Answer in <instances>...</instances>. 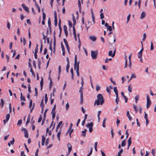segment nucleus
<instances>
[{
  "mask_svg": "<svg viewBox=\"0 0 156 156\" xmlns=\"http://www.w3.org/2000/svg\"><path fill=\"white\" fill-rule=\"evenodd\" d=\"M97 100H96L94 105L97 104V105H99L100 104L101 105H102L104 103V97L102 95L100 94H98L97 96Z\"/></svg>",
  "mask_w": 156,
  "mask_h": 156,
  "instance_id": "1",
  "label": "nucleus"
},
{
  "mask_svg": "<svg viewBox=\"0 0 156 156\" xmlns=\"http://www.w3.org/2000/svg\"><path fill=\"white\" fill-rule=\"evenodd\" d=\"M76 69V72L77 75L78 76H79V62H77L76 55H75V63L74 64V69L75 70Z\"/></svg>",
  "mask_w": 156,
  "mask_h": 156,
  "instance_id": "2",
  "label": "nucleus"
},
{
  "mask_svg": "<svg viewBox=\"0 0 156 156\" xmlns=\"http://www.w3.org/2000/svg\"><path fill=\"white\" fill-rule=\"evenodd\" d=\"M91 54L92 58L93 59H95L97 58V55H98L97 51H94L92 50L91 52Z\"/></svg>",
  "mask_w": 156,
  "mask_h": 156,
  "instance_id": "3",
  "label": "nucleus"
},
{
  "mask_svg": "<svg viewBox=\"0 0 156 156\" xmlns=\"http://www.w3.org/2000/svg\"><path fill=\"white\" fill-rule=\"evenodd\" d=\"M151 103L149 96L148 95H147V106L146 108L147 109L150 107Z\"/></svg>",
  "mask_w": 156,
  "mask_h": 156,
  "instance_id": "4",
  "label": "nucleus"
},
{
  "mask_svg": "<svg viewBox=\"0 0 156 156\" xmlns=\"http://www.w3.org/2000/svg\"><path fill=\"white\" fill-rule=\"evenodd\" d=\"M93 123L92 122L90 123H88L86 126L87 127H89V131L90 133L92 132L93 131Z\"/></svg>",
  "mask_w": 156,
  "mask_h": 156,
  "instance_id": "5",
  "label": "nucleus"
},
{
  "mask_svg": "<svg viewBox=\"0 0 156 156\" xmlns=\"http://www.w3.org/2000/svg\"><path fill=\"white\" fill-rule=\"evenodd\" d=\"M22 131L24 132V136L26 138H28V133L27 130L25 128H23L22 129Z\"/></svg>",
  "mask_w": 156,
  "mask_h": 156,
  "instance_id": "6",
  "label": "nucleus"
},
{
  "mask_svg": "<svg viewBox=\"0 0 156 156\" xmlns=\"http://www.w3.org/2000/svg\"><path fill=\"white\" fill-rule=\"evenodd\" d=\"M67 147L68 148V154L67 155V156H68V155L70 154L72 150V146L70 144L68 143V144Z\"/></svg>",
  "mask_w": 156,
  "mask_h": 156,
  "instance_id": "7",
  "label": "nucleus"
},
{
  "mask_svg": "<svg viewBox=\"0 0 156 156\" xmlns=\"http://www.w3.org/2000/svg\"><path fill=\"white\" fill-rule=\"evenodd\" d=\"M64 30L66 37H67L68 35V31L67 30V27L66 25H65L63 26Z\"/></svg>",
  "mask_w": 156,
  "mask_h": 156,
  "instance_id": "8",
  "label": "nucleus"
},
{
  "mask_svg": "<svg viewBox=\"0 0 156 156\" xmlns=\"http://www.w3.org/2000/svg\"><path fill=\"white\" fill-rule=\"evenodd\" d=\"M21 6L27 12H29V10L28 7H27L24 4H22Z\"/></svg>",
  "mask_w": 156,
  "mask_h": 156,
  "instance_id": "9",
  "label": "nucleus"
},
{
  "mask_svg": "<svg viewBox=\"0 0 156 156\" xmlns=\"http://www.w3.org/2000/svg\"><path fill=\"white\" fill-rule=\"evenodd\" d=\"M121 94L122 96L124 98L125 100V102L126 103L127 102L128 98L126 97L125 96L124 92H121Z\"/></svg>",
  "mask_w": 156,
  "mask_h": 156,
  "instance_id": "10",
  "label": "nucleus"
},
{
  "mask_svg": "<svg viewBox=\"0 0 156 156\" xmlns=\"http://www.w3.org/2000/svg\"><path fill=\"white\" fill-rule=\"evenodd\" d=\"M146 15L145 13L144 12H143L141 14L140 19H143L145 17Z\"/></svg>",
  "mask_w": 156,
  "mask_h": 156,
  "instance_id": "11",
  "label": "nucleus"
},
{
  "mask_svg": "<svg viewBox=\"0 0 156 156\" xmlns=\"http://www.w3.org/2000/svg\"><path fill=\"white\" fill-rule=\"evenodd\" d=\"M89 38L90 40H92L93 41H95L96 40V37L93 36H90Z\"/></svg>",
  "mask_w": 156,
  "mask_h": 156,
  "instance_id": "12",
  "label": "nucleus"
},
{
  "mask_svg": "<svg viewBox=\"0 0 156 156\" xmlns=\"http://www.w3.org/2000/svg\"><path fill=\"white\" fill-rule=\"evenodd\" d=\"M113 90H114V92L115 93V94H116V96L118 95V90L117 89V87H114V88H113Z\"/></svg>",
  "mask_w": 156,
  "mask_h": 156,
  "instance_id": "13",
  "label": "nucleus"
},
{
  "mask_svg": "<svg viewBox=\"0 0 156 156\" xmlns=\"http://www.w3.org/2000/svg\"><path fill=\"white\" fill-rule=\"evenodd\" d=\"M43 85V78L42 77L41 81L40 82V86H41V90H42V89Z\"/></svg>",
  "mask_w": 156,
  "mask_h": 156,
  "instance_id": "14",
  "label": "nucleus"
},
{
  "mask_svg": "<svg viewBox=\"0 0 156 156\" xmlns=\"http://www.w3.org/2000/svg\"><path fill=\"white\" fill-rule=\"evenodd\" d=\"M132 141H131V137H130L129 138V139L128 140V145L129 146H130L131 144Z\"/></svg>",
  "mask_w": 156,
  "mask_h": 156,
  "instance_id": "15",
  "label": "nucleus"
},
{
  "mask_svg": "<svg viewBox=\"0 0 156 156\" xmlns=\"http://www.w3.org/2000/svg\"><path fill=\"white\" fill-rule=\"evenodd\" d=\"M61 134V131H59L57 134V137L59 141L60 140V136Z\"/></svg>",
  "mask_w": 156,
  "mask_h": 156,
  "instance_id": "16",
  "label": "nucleus"
},
{
  "mask_svg": "<svg viewBox=\"0 0 156 156\" xmlns=\"http://www.w3.org/2000/svg\"><path fill=\"white\" fill-rule=\"evenodd\" d=\"M126 115L128 117V118L129 120L130 121H131L132 119V117H131L130 115H129V111H128L126 113Z\"/></svg>",
  "mask_w": 156,
  "mask_h": 156,
  "instance_id": "17",
  "label": "nucleus"
},
{
  "mask_svg": "<svg viewBox=\"0 0 156 156\" xmlns=\"http://www.w3.org/2000/svg\"><path fill=\"white\" fill-rule=\"evenodd\" d=\"M20 100L21 101L23 100V101H25V99L24 96H23L22 94V93H21L20 94Z\"/></svg>",
  "mask_w": 156,
  "mask_h": 156,
  "instance_id": "18",
  "label": "nucleus"
},
{
  "mask_svg": "<svg viewBox=\"0 0 156 156\" xmlns=\"http://www.w3.org/2000/svg\"><path fill=\"white\" fill-rule=\"evenodd\" d=\"M83 87H80V90H79V92L80 93V95H83Z\"/></svg>",
  "mask_w": 156,
  "mask_h": 156,
  "instance_id": "19",
  "label": "nucleus"
},
{
  "mask_svg": "<svg viewBox=\"0 0 156 156\" xmlns=\"http://www.w3.org/2000/svg\"><path fill=\"white\" fill-rule=\"evenodd\" d=\"M43 101H44V100L43 99H42V100L41 101V104H40L41 107V108H44V104L43 102Z\"/></svg>",
  "mask_w": 156,
  "mask_h": 156,
  "instance_id": "20",
  "label": "nucleus"
},
{
  "mask_svg": "<svg viewBox=\"0 0 156 156\" xmlns=\"http://www.w3.org/2000/svg\"><path fill=\"white\" fill-rule=\"evenodd\" d=\"M126 140H124L122 142V143H121V146L122 147H124L126 145Z\"/></svg>",
  "mask_w": 156,
  "mask_h": 156,
  "instance_id": "21",
  "label": "nucleus"
},
{
  "mask_svg": "<svg viewBox=\"0 0 156 156\" xmlns=\"http://www.w3.org/2000/svg\"><path fill=\"white\" fill-rule=\"evenodd\" d=\"M154 49V46L153 43L152 42H151V47H150V50H153Z\"/></svg>",
  "mask_w": 156,
  "mask_h": 156,
  "instance_id": "22",
  "label": "nucleus"
},
{
  "mask_svg": "<svg viewBox=\"0 0 156 156\" xmlns=\"http://www.w3.org/2000/svg\"><path fill=\"white\" fill-rule=\"evenodd\" d=\"M10 115L9 114H8L6 115V121L7 122L9 120L10 118Z\"/></svg>",
  "mask_w": 156,
  "mask_h": 156,
  "instance_id": "23",
  "label": "nucleus"
},
{
  "mask_svg": "<svg viewBox=\"0 0 156 156\" xmlns=\"http://www.w3.org/2000/svg\"><path fill=\"white\" fill-rule=\"evenodd\" d=\"M139 95H137L135 96V102L136 103H137V101L139 99Z\"/></svg>",
  "mask_w": 156,
  "mask_h": 156,
  "instance_id": "24",
  "label": "nucleus"
},
{
  "mask_svg": "<svg viewBox=\"0 0 156 156\" xmlns=\"http://www.w3.org/2000/svg\"><path fill=\"white\" fill-rule=\"evenodd\" d=\"M48 101V98L47 97V94H46L45 95V103L46 104Z\"/></svg>",
  "mask_w": 156,
  "mask_h": 156,
  "instance_id": "25",
  "label": "nucleus"
},
{
  "mask_svg": "<svg viewBox=\"0 0 156 156\" xmlns=\"http://www.w3.org/2000/svg\"><path fill=\"white\" fill-rule=\"evenodd\" d=\"M1 107L2 108H3L4 103V101L3 99H1Z\"/></svg>",
  "mask_w": 156,
  "mask_h": 156,
  "instance_id": "26",
  "label": "nucleus"
},
{
  "mask_svg": "<svg viewBox=\"0 0 156 156\" xmlns=\"http://www.w3.org/2000/svg\"><path fill=\"white\" fill-rule=\"evenodd\" d=\"M56 108V105H55L54 107H53V108H52L51 113H53V112H56L55 111Z\"/></svg>",
  "mask_w": 156,
  "mask_h": 156,
  "instance_id": "27",
  "label": "nucleus"
},
{
  "mask_svg": "<svg viewBox=\"0 0 156 156\" xmlns=\"http://www.w3.org/2000/svg\"><path fill=\"white\" fill-rule=\"evenodd\" d=\"M130 16H131V15L130 14H129L127 17V21H126V23H128L129 22V20H130Z\"/></svg>",
  "mask_w": 156,
  "mask_h": 156,
  "instance_id": "28",
  "label": "nucleus"
},
{
  "mask_svg": "<svg viewBox=\"0 0 156 156\" xmlns=\"http://www.w3.org/2000/svg\"><path fill=\"white\" fill-rule=\"evenodd\" d=\"M48 24L49 27H51V23L50 19V18H49L48 20Z\"/></svg>",
  "mask_w": 156,
  "mask_h": 156,
  "instance_id": "29",
  "label": "nucleus"
},
{
  "mask_svg": "<svg viewBox=\"0 0 156 156\" xmlns=\"http://www.w3.org/2000/svg\"><path fill=\"white\" fill-rule=\"evenodd\" d=\"M119 98H118V95L116 96V98L115 99V102L116 103V104H118L119 102Z\"/></svg>",
  "mask_w": 156,
  "mask_h": 156,
  "instance_id": "30",
  "label": "nucleus"
},
{
  "mask_svg": "<svg viewBox=\"0 0 156 156\" xmlns=\"http://www.w3.org/2000/svg\"><path fill=\"white\" fill-rule=\"evenodd\" d=\"M55 25V27H56L57 25L58 20L57 18H55L54 19Z\"/></svg>",
  "mask_w": 156,
  "mask_h": 156,
  "instance_id": "31",
  "label": "nucleus"
},
{
  "mask_svg": "<svg viewBox=\"0 0 156 156\" xmlns=\"http://www.w3.org/2000/svg\"><path fill=\"white\" fill-rule=\"evenodd\" d=\"M35 5H36V7L38 9V12H40V10H41L40 7L36 3L35 4Z\"/></svg>",
  "mask_w": 156,
  "mask_h": 156,
  "instance_id": "32",
  "label": "nucleus"
},
{
  "mask_svg": "<svg viewBox=\"0 0 156 156\" xmlns=\"http://www.w3.org/2000/svg\"><path fill=\"white\" fill-rule=\"evenodd\" d=\"M42 118V116L41 115H40L39 119L38 120V123L40 122L41 121Z\"/></svg>",
  "mask_w": 156,
  "mask_h": 156,
  "instance_id": "33",
  "label": "nucleus"
},
{
  "mask_svg": "<svg viewBox=\"0 0 156 156\" xmlns=\"http://www.w3.org/2000/svg\"><path fill=\"white\" fill-rule=\"evenodd\" d=\"M70 65H67L66 66V71L67 73H69V68Z\"/></svg>",
  "mask_w": 156,
  "mask_h": 156,
  "instance_id": "34",
  "label": "nucleus"
},
{
  "mask_svg": "<svg viewBox=\"0 0 156 156\" xmlns=\"http://www.w3.org/2000/svg\"><path fill=\"white\" fill-rule=\"evenodd\" d=\"M51 113L52 114V119L54 120L55 116V112H51Z\"/></svg>",
  "mask_w": 156,
  "mask_h": 156,
  "instance_id": "35",
  "label": "nucleus"
},
{
  "mask_svg": "<svg viewBox=\"0 0 156 156\" xmlns=\"http://www.w3.org/2000/svg\"><path fill=\"white\" fill-rule=\"evenodd\" d=\"M142 53L140 52H139L137 54V56L138 58L142 57Z\"/></svg>",
  "mask_w": 156,
  "mask_h": 156,
  "instance_id": "36",
  "label": "nucleus"
},
{
  "mask_svg": "<svg viewBox=\"0 0 156 156\" xmlns=\"http://www.w3.org/2000/svg\"><path fill=\"white\" fill-rule=\"evenodd\" d=\"M41 61L40 60H38V67L39 69H41Z\"/></svg>",
  "mask_w": 156,
  "mask_h": 156,
  "instance_id": "37",
  "label": "nucleus"
},
{
  "mask_svg": "<svg viewBox=\"0 0 156 156\" xmlns=\"http://www.w3.org/2000/svg\"><path fill=\"white\" fill-rule=\"evenodd\" d=\"M107 30H109L111 32L112 31V27L111 26H109L107 27Z\"/></svg>",
  "mask_w": 156,
  "mask_h": 156,
  "instance_id": "38",
  "label": "nucleus"
},
{
  "mask_svg": "<svg viewBox=\"0 0 156 156\" xmlns=\"http://www.w3.org/2000/svg\"><path fill=\"white\" fill-rule=\"evenodd\" d=\"M92 151H93V148L91 147L90 151V153H89V154L87 155V156H90L91 155V154H92Z\"/></svg>",
  "mask_w": 156,
  "mask_h": 156,
  "instance_id": "39",
  "label": "nucleus"
},
{
  "mask_svg": "<svg viewBox=\"0 0 156 156\" xmlns=\"http://www.w3.org/2000/svg\"><path fill=\"white\" fill-rule=\"evenodd\" d=\"M123 152V150L121 149L118 153V155L119 156H121V154Z\"/></svg>",
  "mask_w": 156,
  "mask_h": 156,
  "instance_id": "40",
  "label": "nucleus"
},
{
  "mask_svg": "<svg viewBox=\"0 0 156 156\" xmlns=\"http://www.w3.org/2000/svg\"><path fill=\"white\" fill-rule=\"evenodd\" d=\"M63 41L64 42L65 44L66 45V46L67 45H69L68 44L67 41L65 38L63 39Z\"/></svg>",
  "mask_w": 156,
  "mask_h": 156,
  "instance_id": "41",
  "label": "nucleus"
},
{
  "mask_svg": "<svg viewBox=\"0 0 156 156\" xmlns=\"http://www.w3.org/2000/svg\"><path fill=\"white\" fill-rule=\"evenodd\" d=\"M83 95H80V104H82L83 102Z\"/></svg>",
  "mask_w": 156,
  "mask_h": 156,
  "instance_id": "42",
  "label": "nucleus"
},
{
  "mask_svg": "<svg viewBox=\"0 0 156 156\" xmlns=\"http://www.w3.org/2000/svg\"><path fill=\"white\" fill-rule=\"evenodd\" d=\"M61 47L62 49V51H65V48L64 47V46L63 45L62 42L61 43Z\"/></svg>",
  "mask_w": 156,
  "mask_h": 156,
  "instance_id": "43",
  "label": "nucleus"
},
{
  "mask_svg": "<svg viewBox=\"0 0 156 156\" xmlns=\"http://www.w3.org/2000/svg\"><path fill=\"white\" fill-rule=\"evenodd\" d=\"M133 107L134 108L136 112V113H137L138 111V109L136 108V105H133Z\"/></svg>",
  "mask_w": 156,
  "mask_h": 156,
  "instance_id": "44",
  "label": "nucleus"
},
{
  "mask_svg": "<svg viewBox=\"0 0 156 156\" xmlns=\"http://www.w3.org/2000/svg\"><path fill=\"white\" fill-rule=\"evenodd\" d=\"M146 34L145 33H144L143 34V38L142 39L143 41H145V39L146 38Z\"/></svg>",
  "mask_w": 156,
  "mask_h": 156,
  "instance_id": "45",
  "label": "nucleus"
},
{
  "mask_svg": "<svg viewBox=\"0 0 156 156\" xmlns=\"http://www.w3.org/2000/svg\"><path fill=\"white\" fill-rule=\"evenodd\" d=\"M100 89V87L98 85H97L96 86V90L98 91Z\"/></svg>",
  "mask_w": 156,
  "mask_h": 156,
  "instance_id": "46",
  "label": "nucleus"
},
{
  "mask_svg": "<svg viewBox=\"0 0 156 156\" xmlns=\"http://www.w3.org/2000/svg\"><path fill=\"white\" fill-rule=\"evenodd\" d=\"M155 150L154 149H153L152 150L151 153L153 155V156H155Z\"/></svg>",
  "mask_w": 156,
  "mask_h": 156,
  "instance_id": "47",
  "label": "nucleus"
},
{
  "mask_svg": "<svg viewBox=\"0 0 156 156\" xmlns=\"http://www.w3.org/2000/svg\"><path fill=\"white\" fill-rule=\"evenodd\" d=\"M22 120L20 119L18 121V122L17 123V125H19V126H20L21 125V124H22Z\"/></svg>",
  "mask_w": 156,
  "mask_h": 156,
  "instance_id": "48",
  "label": "nucleus"
},
{
  "mask_svg": "<svg viewBox=\"0 0 156 156\" xmlns=\"http://www.w3.org/2000/svg\"><path fill=\"white\" fill-rule=\"evenodd\" d=\"M128 90L129 91L130 93H131L132 92V87H131L130 86H128Z\"/></svg>",
  "mask_w": 156,
  "mask_h": 156,
  "instance_id": "49",
  "label": "nucleus"
},
{
  "mask_svg": "<svg viewBox=\"0 0 156 156\" xmlns=\"http://www.w3.org/2000/svg\"><path fill=\"white\" fill-rule=\"evenodd\" d=\"M15 142V140L14 139V138L13 137L12 139V140L10 141V142H9L12 145H13L14 144V143Z\"/></svg>",
  "mask_w": 156,
  "mask_h": 156,
  "instance_id": "50",
  "label": "nucleus"
},
{
  "mask_svg": "<svg viewBox=\"0 0 156 156\" xmlns=\"http://www.w3.org/2000/svg\"><path fill=\"white\" fill-rule=\"evenodd\" d=\"M58 74L60 75V73H61V67L60 66H58Z\"/></svg>",
  "mask_w": 156,
  "mask_h": 156,
  "instance_id": "51",
  "label": "nucleus"
},
{
  "mask_svg": "<svg viewBox=\"0 0 156 156\" xmlns=\"http://www.w3.org/2000/svg\"><path fill=\"white\" fill-rule=\"evenodd\" d=\"M112 51H109L108 55L109 56H111L112 57Z\"/></svg>",
  "mask_w": 156,
  "mask_h": 156,
  "instance_id": "52",
  "label": "nucleus"
},
{
  "mask_svg": "<svg viewBox=\"0 0 156 156\" xmlns=\"http://www.w3.org/2000/svg\"><path fill=\"white\" fill-rule=\"evenodd\" d=\"M104 14L103 13H101L100 14V18L101 19H102L104 18Z\"/></svg>",
  "mask_w": 156,
  "mask_h": 156,
  "instance_id": "53",
  "label": "nucleus"
},
{
  "mask_svg": "<svg viewBox=\"0 0 156 156\" xmlns=\"http://www.w3.org/2000/svg\"><path fill=\"white\" fill-rule=\"evenodd\" d=\"M68 23L69 24V27L70 28H71L72 27V23L71 22V21L70 20H69L68 21Z\"/></svg>",
  "mask_w": 156,
  "mask_h": 156,
  "instance_id": "54",
  "label": "nucleus"
},
{
  "mask_svg": "<svg viewBox=\"0 0 156 156\" xmlns=\"http://www.w3.org/2000/svg\"><path fill=\"white\" fill-rule=\"evenodd\" d=\"M42 14H43L42 18H43V20H44L45 19V18H46V15L45 14L44 12H43Z\"/></svg>",
  "mask_w": 156,
  "mask_h": 156,
  "instance_id": "55",
  "label": "nucleus"
},
{
  "mask_svg": "<svg viewBox=\"0 0 156 156\" xmlns=\"http://www.w3.org/2000/svg\"><path fill=\"white\" fill-rule=\"evenodd\" d=\"M32 100L31 99L30 101V103H29V107L30 108H31V106L32 105Z\"/></svg>",
  "mask_w": 156,
  "mask_h": 156,
  "instance_id": "56",
  "label": "nucleus"
},
{
  "mask_svg": "<svg viewBox=\"0 0 156 156\" xmlns=\"http://www.w3.org/2000/svg\"><path fill=\"white\" fill-rule=\"evenodd\" d=\"M62 121H60L57 126V128H59L60 126L61 125V124H62Z\"/></svg>",
  "mask_w": 156,
  "mask_h": 156,
  "instance_id": "57",
  "label": "nucleus"
},
{
  "mask_svg": "<svg viewBox=\"0 0 156 156\" xmlns=\"http://www.w3.org/2000/svg\"><path fill=\"white\" fill-rule=\"evenodd\" d=\"M69 106L68 103H67L66 105V109L67 110L69 108Z\"/></svg>",
  "mask_w": 156,
  "mask_h": 156,
  "instance_id": "58",
  "label": "nucleus"
},
{
  "mask_svg": "<svg viewBox=\"0 0 156 156\" xmlns=\"http://www.w3.org/2000/svg\"><path fill=\"white\" fill-rule=\"evenodd\" d=\"M24 145L25 147V148L26 149V150H27V152L28 153L29 152V149H28V148H27V145L25 143H24Z\"/></svg>",
  "mask_w": 156,
  "mask_h": 156,
  "instance_id": "59",
  "label": "nucleus"
},
{
  "mask_svg": "<svg viewBox=\"0 0 156 156\" xmlns=\"http://www.w3.org/2000/svg\"><path fill=\"white\" fill-rule=\"evenodd\" d=\"M31 87L30 84H28V91L29 93H31V90H30Z\"/></svg>",
  "mask_w": 156,
  "mask_h": 156,
  "instance_id": "60",
  "label": "nucleus"
},
{
  "mask_svg": "<svg viewBox=\"0 0 156 156\" xmlns=\"http://www.w3.org/2000/svg\"><path fill=\"white\" fill-rule=\"evenodd\" d=\"M141 3V0H139L138 3V6L139 8L140 9V4Z\"/></svg>",
  "mask_w": 156,
  "mask_h": 156,
  "instance_id": "61",
  "label": "nucleus"
},
{
  "mask_svg": "<svg viewBox=\"0 0 156 156\" xmlns=\"http://www.w3.org/2000/svg\"><path fill=\"white\" fill-rule=\"evenodd\" d=\"M45 139H46V138H45V137H44V135H43L42 137V141L45 142Z\"/></svg>",
  "mask_w": 156,
  "mask_h": 156,
  "instance_id": "62",
  "label": "nucleus"
},
{
  "mask_svg": "<svg viewBox=\"0 0 156 156\" xmlns=\"http://www.w3.org/2000/svg\"><path fill=\"white\" fill-rule=\"evenodd\" d=\"M20 19L21 20H23L24 18V16L23 15V14H21L20 15Z\"/></svg>",
  "mask_w": 156,
  "mask_h": 156,
  "instance_id": "63",
  "label": "nucleus"
},
{
  "mask_svg": "<svg viewBox=\"0 0 156 156\" xmlns=\"http://www.w3.org/2000/svg\"><path fill=\"white\" fill-rule=\"evenodd\" d=\"M47 53V49L46 48H45L44 50V55H45Z\"/></svg>",
  "mask_w": 156,
  "mask_h": 156,
  "instance_id": "64",
  "label": "nucleus"
}]
</instances>
